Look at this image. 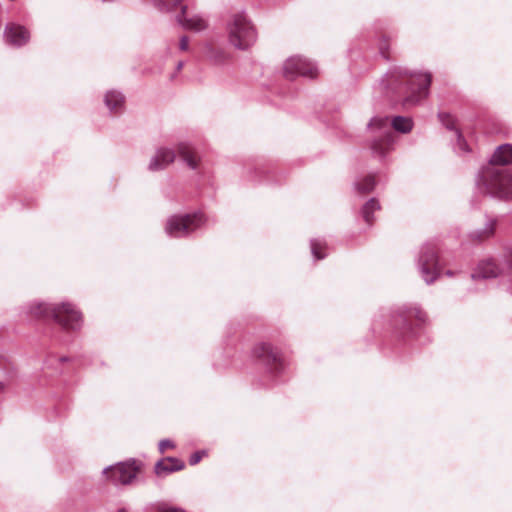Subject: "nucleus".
Returning <instances> with one entry per match:
<instances>
[{"mask_svg":"<svg viewBox=\"0 0 512 512\" xmlns=\"http://www.w3.org/2000/svg\"><path fill=\"white\" fill-rule=\"evenodd\" d=\"M432 81L430 73L411 72L395 68L381 79L378 89L391 103L402 102L406 107L415 106L428 97Z\"/></svg>","mask_w":512,"mask_h":512,"instance_id":"f257e3e1","label":"nucleus"},{"mask_svg":"<svg viewBox=\"0 0 512 512\" xmlns=\"http://www.w3.org/2000/svg\"><path fill=\"white\" fill-rule=\"evenodd\" d=\"M512 163V144H503L476 178L477 190L498 199H512V173L501 166Z\"/></svg>","mask_w":512,"mask_h":512,"instance_id":"f03ea898","label":"nucleus"},{"mask_svg":"<svg viewBox=\"0 0 512 512\" xmlns=\"http://www.w3.org/2000/svg\"><path fill=\"white\" fill-rule=\"evenodd\" d=\"M367 127L372 134L370 149L373 156L384 159L394 149L395 135L392 129L408 133L413 128V121L409 117L395 116L389 122L388 117L376 116L369 121Z\"/></svg>","mask_w":512,"mask_h":512,"instance_id":"7ed1b4c3","label":"nucleus"},{"mask_svg":"<svg viewBox=\"0 0 512 512\" xmlns=\"http://www.w3.org/2000/svg\"><path fill=\"white\" fill-rule=\"evenodd\" d=\"M27 315L54 319L65 330H78L82 325L81 313L71 303L52 305L37 302L26 307Z\"/></svg>","mask_w":512,"mask_h":512,"instance_id":"20e7f679","label":"nucleus"},{"mask_svg":"<svg viewBox=\"0 0 512 512\" xmlns=\"http://www.w3.org/2000/svg\"><path fill=\"white\" fill-rule=\"evenodd\" d=\"M228 40L238 50H247L257 40V31L245 13L233 14L227 23Z\"/></svg>","mask_w":512,"mask_h":512,"instance_id":"39448f33","label":"nucleus"},{"mask_svg":"<svg viewBox=\"0 0 512 512\" xmlns=\"http://www.w3.org/2000/svg\"><path fill=\"white\" fill-rule=\"evenodd\" d=\"M205 223L206 217L202 212L173 215L168 218L165 231L171 237L181 238L200 229L205 225Z\"/></svg>","mask_w":512,"mask_h":512,"instance_id":"423d86ee","label":"nucleus"},{"mask_svg":"<svg viewBox=\"0 0 512 512\" xmlns=\"http://www.w3.org/2000/svg\"><path fill=\"white\" fill-rule=\"evenodd\" d=\"M417 266L426 284L430 285L439 278L441 268L438 262L437 251L433 244H425L421 247Z\"/></svg>","mask_w":512,"mask_h":512,"instance_id":"0eeeda50","label":"nucleus"},{"mask_svg":"<svg viewBox=\"0 0 512 512\" xmlns=\"http://www.w3.org/2000/svg\"><path fill=\"white\" fill-rule=\"evenodd\" d=\"M427 316L424 311L418 307L403 308L397 311L394 316V325L400 331L403 336L414 337L417 332L414 327L413 321L417 323L415 326H419L426 322Z\"/></svg>","mask_w":512,"mask_h":512,"instance_id":"6e6552de","label":"nucleus"},{"mask_svg":"<svg viewBox=\"0 0 512 512\" xmlns=\"http://www.w3.org/2000/svg\"><path fill=\"white\" fill-rule=\"evenodd\" d=\"M139 469L137 461L132 459L105 468L103 474L114 485H129L136 479Z\"/></svg>","mask_w":512,"mask_h":512,"instance_id":"1a4fd4ad","label":"nucleus"},{"mask_svg":"<svg viewBox=\"0 0 512 512\" xmlns=\"http://www.w3.org/2000/svg\"><path fill=\"white\" fill-rule=\"evenodd\" d=\"M283 73L290 80L297 76L315 78L318 75V68L314 63L302 56H292L285 61Z\"/></svg>","mask_w":512,"mask_h":512,"instance_id":"9d476101","label":"nucleus"},{"mask_svg":"<svg viewBox=\"0 0 512 512\" xmlns=\"http://www.w3.org/2000/svg\"><path fill=\"white\" fill-rule=\"evenodd\" d=\"M254 355L268 368L269 372L279 375L285 367L280 352L269 343H260L254 348Z\"/></svg>","mask_w":512,"mask_h":512,"instance_id":"9b49d317","label":"nucleus"},{"mask_svg":"<svg viewBox=\"0 0 512 512\" xmlns=\"http://www.w3.org/2000/svg\"><path fill=\"white\" fill-rule=\"evenodd\" d=\"M176 153L174 149L167 147H160L156 150L155 155L151 158L148 169L149 171L156 172L165 169L168 165L174 162Z\"/></svg>","mask_w":512,"mask_h":512,"instance_id":"f8f14e48","label":"nucleus"},{"mask_svg":"<svg viewBox=\"0 0 512 512\" xmlns=\"http://www.w3.org/2000/svg\"><path fill=\"white\" fill-rule=\"evenodd\" d=\"M4 37L10 45L20 47L29 41L30 33L21 25L8 24L5 28Z\"/></svg>","mask_w":512,"mask_h":512,"instance_id":"ddd939ff","label":"nucleus"},{"mask_svg":"<svg viewBox=\"0 0 512 512\" xmlns=\"http://www.w3.org/2000/svg\"><path fill=\"white\" fill-rule=\"evenodd\" d=\"M177 22L187 30L200 32L205 30L208 26L207 21L199 15H186V6H182L181 13L177 15Z\"/></svg>","mask_w":512,"mask_h":512,"instance_id":"4468645a","label":"nucleus"},{"mask_svg":"<svg viewBox=\"0 0 512 512\" xmlns=\"http://www.w3.org/2000/svg\"><path fill=\"white\" fill-rule=\"evenodd\" d=\"M502 273V269L493 259L481 261L475 272L471 275L473 279H491L496 278Z\"/></svg>","mask_w":512,"mask_h":512,"instance_id":"2eb2a0df","label":"nucleus"},{"mask_svg":"<svg viewBox=\"0 0 512 512\" xmlns=\"http://www.w3.org/2000/svg\"><path fill=\"white\" fill-rule=\"evenodd\" d=\"M185 463L175 457H166L159 460L154 467L155 473L162 477L184 469Z\"/></svg>","mask_w":512,"mask_h":512,"instance_id":"dca6fc26","label":"nucleus"},{"mask_svg":"<svg viewBox=\"0 0 512 512\" xmlns=\"http://www.w3.org/2000/svg\"><path fill=\"white\" fill-rule=\"evenodd\" d=\"M177 151L182 160L190 169H197L199 165V157L194 148L186 142H180L177 145Z\"/></svg>","mask_w":512,"mask_h":512,"instance_id":"f3484780","label":"nucleus"},{"mask_svg":"<svg viewBox=\"0 0 512 512\" xmlns=\"http://www.w3.org/2000/svg\"><path fill=\"white\" fill-rule=\"evenodd\" d=\"M496 223V219L487 218L483 228L476 229L469 234L470 239L481 242L490 238L495 232Z\"/></svg>","mask_w":512,"mask_h":512,"instance_id":"a211bd4d","label":"nucleus"},{"mask_svg":"<svg viewBox=\"0 0 512 512\" xmlns=\"http://www.w3.org/2000/svg\"><path fill=\"white\" fill-rule=\"evenodd\" d=\"M104 102L111 112H119L125 103L124 95L117 90L107 91Z\"/></svg>","mask_w":512,"mask_h":512,"instance_id":"6ab92c4d","label":"nucleus"},{"mask_svg":"<svg viewBox=\"0 0 512 512\" xmlns=\"http://www.w3.org/2000/svg\"><path fill=\"white\" fill-rule=\"evenodd\" d=\"M376 186V180L374 174H369L358 178L354 182L355 190L360 194H367L374 190Z\"/></svg>","mask_w":512,"mask_h":512,"instance_id":"aec40b11","label":"nucleus"},{"mask_svg":"<svg viewBox=\"0 0 512 512\" xmlns=\"http://www.w3.org/2000/svg\"><path fill=\"white\" fill-rule=\"evenodd\" d=\"M381 206L379 201L376 198H370L361 208V215L364 221L368 225H372L374 221L373 214L374 212L380 210Z\"/></svg>","mask_w":512,"mask_h":512,"instance_id":"412c9836","label":"nucleus"},{"mask_svg":"<svg viewBox=\"0 0 512 512\" xmlns=\"http://www.w3.org/2000/svg\"><path fill=\"white\" fill-rule=\"evenodd\" d=\"M311 253L316 260H322L326 254L321 250L325 248V243L319 239H312L310 241Z\"/></svg>","mask_w":512,"mask_h":512,"instance_id":"4be33fe9","label":"nucleus"},{"mask_svg":"<svg viewBox=\"0 0 512 512\" xmlns=\"http://www.w3.org/2000/svg\"><path fill=\"white\" fill-rule=\"evenodd\" d=\"M155 6H157L160 10L170 11L178 4H180L183 0H153Z\"/></svg>","mask_w":512,"mask_h":512,"instance_id":"5701e85b","label":"nucleus"},{"mask_svg":"<svg viewBox=\"0 0 512 512\" xmlns=\"http://www.w3.org/2000/svg\"><path fill=\"white\" fill-rule=\"evenodd\" d=\"M438 118L447 129L452 130L455 133L456 131H459L455 126L453 117L448 113L441 112L438 114Z\"/></svg>","mask_w":512,"mask_h":512,"instance_id":"b1692460","label":"nucleus"},{"mask_svg":"<svg viewBox=\"0 0 512 512\" xmlns=\"http://www.w3.org/2000/svg\"><path fill=\"white\" fill-rule=\"evenodd\" d=\"M456 144H455V150L457 153H467L469 152V147H468V144L466 142V140L464 139V137L462 136L461 132L460 131H456Z\"/></svg>","mask_w":512,"mask_h":512,"instance_id":"393cba45","label":"nucleus"},{"mask_svg":"<svg viewBox=\"0 0 512 512\" xmlns=\"http://www.w3.org/2000/svg\"><path fill=\"white\" fill-rule=\"evenodd\" d=\"M159 451L164 453L168 448H174V443L169 439H162L158 444Z\"/></svg>","mask_w":512,"mask_h":512,"instance_id":"a878e982","label":"nucleus"},{"mask_svg":"<svg viewBox=\"0 0 512 512\" xmlns=\"http://www.w3.org/2000/svg\"><path fill=\"white\" fill-rule=\"evenodd\" d=\"M204 454H205V451H197V452L193 453L189 459L190 465L198 464L201 461Z\"/></svg>","mask_w":512,"mask_h":512,"instance_id":"bb28decb","label":"nucleus"},{"mask_svg":"<svg viewBox=\"0 0 512 512\" xmlns=\"http://www.w3.org/2000/svg\"><path fill=\"white\" fill-rule=\"evenodd\" d=\"M159 512H186V511L182 508L162 505L159 507Z\"/></svg>","mask_w":512,"mask_h":512,"instance_id":"cd10ccee","label":"nucleus"},{"mask_svg":"<svg viewBox=\"0 0 512 512\" xmlns=\"http://www.w3.org/2000/svg\"><path fill=\"white\" fill-rule=\"evenodd\" d=\"M189 47V40L187 36H182L179 42V48L182 51H187Z\"/></svg>","mask_w":512,"mask_h":512,"instance_id":"c85d7f7f","label":"nucleus"},{"mask_svg":"<svg viewBox=\"0 0 512 512\" xmlns=\"http://www.w3.org/2000/svg\"><path fill=\"white\" fill-rule=\"evenodd\" d=\"M184 66V63L182 61H179L177 66H176V70L177 72H179Z\"/></svg>","mask_w":512,"mask_h":512,"instance_id":"c756f323","label":"nucleus"},{"mask_svg":"<svg viewBox=\"0 0 512 512\" xmlns=\"http://www.w3.org/2000/svg\"><path fill=\"white\" fill-rule=\"evenodd\" d=\"M507 257H508V261H509V262H510V264L512 265V249H511V250H509Z\"/></svg>","mask_w":512,"mask_h":512,"instance_id":"7c9ffc66","label":"nucleus"},{"mask_svg":"<svg viewBox=\"0 0 512 512\" xmlns=\"http://www.w3.org/2000/svg\"><path fill=\"white\" fill-rule=\"evenodd\" d=\"M5 388V385L3 382H0V392L3 391Z\"/></svg>","mask_w":512,"mask_h":512,"instance_id":"2f4dec72","label":"nucleus"},{"mask_svg":"<svg viewBox=\"0 0 512 512\" xmlns=\"http://www.w3.org/2000/svg\"><path fill=\"white\" fill-rule=\"evenodd\" d=\"M380 52H381V54H382L384 57H386L385 52H384V49H383V47H382V46L380 47Z\"/></svg>","mask_w":512,"mask_h":512,"instance_id":"473e14b6","label":"nucleus"},{"mask_svg":"<svg viewBox=\"0 0 512 512\" xmlns=\"http://www.w3.org/2000/svg\"><path fill=\"white\" fill-rule=\"evenodd\" d=\"M446 275H447V276H452V275H453V272H452L451 270H448V271H446Z\"/></svg>","mask_w":512,"mask_h":512,"instance_id":"72a5a7b5","label":"nucleus"},{"mask_svg":"<svg viewBox=\"0 0 512 512\" xmlns=\"http://www.w3.org/2000/svg\"><path fill=\"white\" fill-rule=\"evenodd\" d=\"M118 512H128V511H127V509H125V508H119V509H118Z\"/></svg>","mask_w":512,"mask_h":512,"instance_id":"f704fd0d","label":"nucleus"},{"mask_svg":"<svg viewBox=\"0 0 512 512\" xmlns=\"http://www.w3.org/2000/svg\"><path fill=\"white\" fill-rule=\"evenodd\" d=\"M67 360H68V358H66V357H61L60 358V361H62V362L67 361Z\"/></svg>","mask_w":512,"mask_h":512,"instance_id":"c9c22d12","label":"nucleus"},{"mask_svg":"<svg viewBox=\"0 0 512 512\" xmlns=\"http://www.w3.org/2000/svg\"><path fill=\"white\" fill-rule=\"evenodd\" d=\"M175 76H176V74H172V75H171V79H174V78H175Z\"/></svg>","mask_w":512,"mask_h":512,"instance_id":"e433bc0d","label":"nucleus"}]
</instances>
